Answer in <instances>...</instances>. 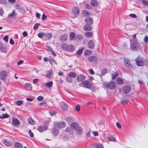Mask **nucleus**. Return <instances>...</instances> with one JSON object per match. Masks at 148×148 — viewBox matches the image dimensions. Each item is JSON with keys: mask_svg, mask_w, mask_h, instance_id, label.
Returning a JSON list of instances; mask_svg holds the SVG:
<instances>
[{"mask_svg": "<svg viewBox=\"0 0 148 148\" xmlns=\"http://www.w3.org/2000/svg\"><path fill=\"white\" fill-rule=\"evenodd\" d=\"M118 75V73L116 72L114 74H112V79H115L117 76Z\"/></svg>", "mask_w": 148, "mask_h": 148, "instance_id": "c03bdc74", "label": "nucleus"}, {"mask_svg": "<svg viewBox=\"0 0 148 148\" xmlns=\"http://www.w3.org/2000/svg\"><path fill=\"white\" fill-rule=\"evenodd\" d=\"M83 15L84 16H86L90 15V12L84 10L82 12Z\"/></svg>", "mask_w": 148, "mask_h": 148, "instance_id": "c85d7f7f", "label": "nucleus"}, {"mask_svg": "<svg viewBox=\"0 0 148 148\" xmlns=\"http://www.w3.org/2000/svg\"><path fill=\"white\" fill-rule=\"evenodd\" d=\"M66 81L69 82H71L73 80L70 77L68 76L66 77Z\"/></svg>", "mask_w": 148, "mask_h": 148, "instance_id": "37998d69", "label": "nucleus"}, {"mask_svg": "<svg viewBox=\"0 0 148 148\" xmlns=\"http://www.w3.org/2000/svg\"><path fill=\"white\" fill-rule=\"evenodd\" d=\"M3 143L5 145L7 146H10L12 145V143L9 141H8L5 139H3L2 140Z\"/></svg>", "mask_w": 148, "mask_h": 148, "instance_id": "5701e85b", "label": "nucleus"}, {"mask_svg": "<svg viewBox=\"0 0 148 148\" xmlns=\"http://www.w3.org/2000/svg\"><path fill=\"white\" fill-rule=\"evenodd\" d=\"M144 42L145 43L148 42V36H146L144 38Z\"/></svg>", "mask_w": 148, "mask_h": 148, "instance_id": "e2e57ef3", "label": "nucleus"}, {"mask_svg": "<svg viewBox=\"0 0 148 148\" xmlns=\"http://www.w3.org/2000/svg\"><path fill=\"white\" fill-rule=\"evenodd\" d=\"M45 35V34L44 33H40L38 34V36L39 38H41Z\"/></svg>", "mask_w": 148, "mask_h": 148, "instance_id": "6e6d98bb", "label": "nucleus"}, {"mask_svg": "<svg viewBox=\"0 0 148 148\" xmlns=\"http://www.w3.org/2000/svg\"><path fill=\"white\" fill-rule=\"evenodd\" d=\"M29 134L30 136L31 137H33L34 136V135L33 133L32 132V131L30 130H29Z\"/></svg>", "mask_w": 148, "mask_h": 148, "instance_id": "680f3d73", "label": "nucleus"}, {"mask_svg": "<svg viewBox=\"0 0 148 148\" xmlns=\"http://www.w3.org/2000/svg\"><path fill=\"white\" fill-rule=\"evenodd\" d=\"M72 129L75 130L79 126L78 123L76 122H74L71 123L70 125Z\"/></svg>", "mask_w": 148, "mask_h": 148, "instance_id": "dca6fc26", "label": "nucleus"}, {"mask_svg": "<svg viewBox=\"0 0 148 148\" xmlns=\"http://www.w3.org/2000/svg\"><path fill=\"white\" fill-rule=\"evenodd\" d=\"M47 39H49L52 37V35L51 33H48L45 35Z\"/></svg>", "mask_w": 148, "mask_h": 148, "instance_id": "de8ad7c7", "label": "nucleus"}, {"mask_svg": "<svg viewBox=\"0 0 148 148\" xmlns=\"http://www.w3.org/2000/svg\"><path fill=\"white\" fill-rule=\"evenodd\" d=\"M83 38L81 35H78L76 36L75 37V40L77 41H79L82 40Z\"/></svg>", "mask_w": 148, "mask_h": 148, "instance_id": "c756f323", "label": "nucleus"}, {"mask_svg": "<svg viewBox=\"0 0 148 148\" xmlns=\"http://www.w3.org/2000/svg\"><path fill=\"white\" fill-rule=\"evenodd\" d=\"M84 29L85 31H90L92 29L91 27L90 26L87 25H85L84 26Z\"/></svg>", "mask_w": 148, "mask_h": 148, "instance_id": "a878e982", "label": "nucleus"}, {"mask_svg": "<svg viewBox=\"0 0 148 148\" xmlns=\"http://www.w3.org/2000/svg\"><path fill=\"white\" fill-rule=\"evenodd\" d=\"M1 49V51L3 53H6L7 51V48L6 47H3Z\"/></svg>", "mask_w": 148, "mask_h": 148, "instance_id": "3c124183", "label": "nucleus"}, {"mask_svg": "<svg viewBox=\"0 0 148 148\" xmlns=\"http://www.w3.org/2000/svg\"><path fill=\"white\" fill-rule=\"evenodd\" d=\"M107 139L109 141H113L114 142H115L116 141L115 139L112 135L109 134L107 136Z\"/></svg>", "mask_w": 148, "mask_h": 148, "instance_id": "aec40b11", "label": "nucleus"}, {"mask_svg": "<svg viewBox=\"0 0 148 148\" xmlns=\"http://www.w3.org/2000/svg\"><path fill=\"white\" fill-rule=\"evenodd\" d=\"M47 18V16H46L43 13L42 14V19L43 21H45L46 20Z\"/></svg>", "mask_w": 148, "mask_h": 148, "instance_id": "052dcab7", "label": "nucleus"}, {"mask_svg": "<svg viewBox=\"0 0 148 148\" xmlns=\"http://www.w3.org/2000/svg\"><path fill=\"white\" fill-rule=\"evenodd\" d=\"M47 104L46 102H43L39 104V106H40L45 107Z\"/></svg>", "mask_w": 148, "mask_h": 148, "instance_id": "8fccbe9b", "label": "nucleus"}, {"mask_svg": "<svg viewBox=\"0 0 148 148\" xmlns=\"http://www.w3.org/2000/svg\"><path fill=\"white\" fill-rule=\"evenodd\" d=\"M44 99L43 97L42 96H39L37 98V100L39 101H41Z\"/></svg>", "mask_w": 148, "mask_h": 148, "instance_id": "bf43d9fd", "label": "nucleus"}, {"mask_svg": "<svg viewBox=\"0 0 148 148\" xmlns=\"http://www.w3.org/2000/svg\"><path fill=\"white\" fill-rule=\"evenodd\" d=\"M131 90V88L130 86L127 85L125 86L123 88V92L125 94H127Z\"/></svg>", "mask_w": 148, "mask_h": 148, "instance_id": "6e6552de", "label": "nucleus"}, {"mask_svg": "<svg viewBox=\"0 0 148 148\" xmlns=\"http://www.w3.org/2000/svg\"><path fill=\"white\" fill-rule=\"evenodd\" d=\"M54 125L59 129H62L65 127L66 123L65 122L61 121L59 122H55Z\"/></svg>", "mask_w": 148, "mask_h": 148, "instance_id": "20e7f679", "label": "nucleus"}, {"mask_svg": "<svg viewBox=\"0 0 148 148\" xmlns=\"http://www.w3.org/2000/svg\"><path fill=\"white\" fill-rule=\"evenodd\" d=\"M136 63L137 66H142L144 64L143 61L140 60H136Z\"/></svg>", "mask_w": 148, "mask_h": 148, "instance_id": "6ab92c4d", "label": "nucleus"}, {"mask_svg": "<svg viewBox=\"0 0 148 148\" xmlns=\"http://www.w3.org/2000/svg\"><path fill=\"white\" fill-rule=\"evenodd\" d=\"M89 72L91 75H94L95 74V72L92 69H90L89 70Z\"/></svg>", "mask_w": 148, "mask_h": 148, "instance_id": "338daca9", "label": "nucleus"}, {"mask_svg": "<svg viewBox=\"0 0 148 148\" xmlns=\"http://www.w3.org/2000/svg\"><path fill=\"white\" fill-rule=\"evenodd\" d=\"M16 14L15 13V11L14 10L12 12L9 14L8 17L9 18L13 17H14L15 16H16Z\"/></svg>", "mask_w": 148, "mask_h": 148, "instance_id": "f704fd0d", "label": "nucleus"}, {"mask_svg": "<svg viewBox=\"0 0 148 148\" xmlns=\"http://www.w3.org/2000/svg\"><path fill=\"white\" fill-rule=\"evenodd\" d=\"M47 129V126L46 125L40 126L38 127V130L40 132L46 130Z\"/></svg>", "mask_w": 148, "mask_h": 148, "instance_id": "ddd939ff", "label": "nucleus"}, {"mask_svg": "<svg viewBox=\"0 0 148 148\" xmlns=\"http://www.w3.org/2000/svg\"><path fill=\"white\" fill-rule=\"evenodd\" d=\"M77 134L79 135H82L83 132V130L82 128L80 126H79L75 130Z\"/></svg>", "mask_w": 148, "mask_h": 148, "instance_id": "4468645a", "label": "nucleus"}, {"mask_svg": "<svg viewBox=\"0 0 148 148\" xmlns=\"http://www.w3.org/2000/svg\"><path fill=\"white\" fill-rule=\"evenodd\" d=\"M25 86L27 88H29L30 89H32V86L31 84L29 83H26L25 84Z\"/></svg>", "mask_w": 148, "mask_h": 148, "instance_id": "09e8293b", "label": "nucleus"}, {"mask_svg": "<svg viewBox=\"0 0 148 148\" xmlns=\"http://www.w3.org/2000/svg\"><path fill=\"white\" fill-rule=\"evenodd\" d=\"M88 60L90 63L97 62V58L95 56H91L88 58Z\"/></svg>", "mask_w": 148, "mask_h": 148, "instance_id": "9d476101", "label": "nucleus"}, {"mask_svg": "<svg viewBox=\"0 0 148 148\" xmlns=\"http://www.w3.org/2000/svg\"><path fill=\"white\" fill-rule=\"evenodd\" d=\"M9 116L8 115L7 113H6L5 114H3L2 116H0V118H8L9 117Z\"/></svg>", "mask_w": 148, "mask_h": 148, "instance_id": "58836bf2", "label": "nucleus"}, {"mask_svg": "<svg viewBox=\"0 0 148 148\" xmlns=\"http://www.w3.org/2000/svg\"><path fill=\"white\" fill-rule=\"evenodd\" d=\"M40 24L39 23H36L34 25L33 27V29L34 30L37 29L38 27L40 25Z\"/></svg>", "mask_w": 148, "mask_h": 148, "instance_id": "79ce46f5", "label": "nucleus"}, {"mask_svg": "<svg viewBox=\"0 0 148 148\" xmlns=\"http://www.w3.org/2000/svg\"><path fill=\"white\" fill-rule=\"evenodd\" d=\"M15 146L16 148H22V145L19 143L16 142L15 143Z\"/></svg>", "mask_w": 148, "mask_h": 148, "instance_id": "72a5a7b5", "label": "nucleus"}, {"mask_svg": "<svg viewBox=\"0 0 148 148\" xmlns=\"http://www.w3.org/2000/svg\"><path fill=\"white\" fill-rule=\"evenodd\" d=\"M85 35L88 37H90L92 36V33L91 32H87L86 33Z\"/></svg>", "mask_w": 148, "mask_h": 148, "instance_id": "ea45409f", "label": "nucleus"}, {"mask_svg": "<svg viewBox=\"0 0 148 148\" xmlns=\"http://www.w3.org/2000/svg\"><path fill=\"white\" fill-rule=\"evenodd\" d=\"M12 124L15 127H18L20 124V122L17 119L13 118L12 119Z\"/></svg>", "mask_w": 148, "mask_h": 148, "instance_id": "1a4fd4ad", "label": "nucleus"}, {"mask_svg": "<svg viewBox=\"0 0 148 148\" xmlns=\"http://www.w3.org/2000/svg\"><path fill=\"white\" fill-rule=\"evenodd\" d=\"M129 16L132 18H137V16L134 14H131L129 15Z\"/></svg>", "mask_w": 148, "mask_h": 148, "instance_id": "13d9d810", "label": "nucleus"}, {"mask_svg": "<svg viewBox=\"0 0 148 148\" xmlns=\"http://www.w3.org/2000/svg\"><path fill=\"white\" fill-rule=\"evenodd\" d=\"M90 130H89L86 134L85 135L86 137V138H88V137H90Z\"/></svg>", "mask_w": 148, "mask_h": 148, "instance_id": "4d7b16f0", "label": "nucleus"}, {"mask_svg": "<svg viewBox=\"0 0 148 148\" xmlns=\"http://www.w3.org/2000/svg\"><path fill=\"white\" fill-rule=\"evenodd\" d=\"M75 110L77 112H79L80 110V107L79 105H77L75 107Z\"/></svg>", "mask_w": 148, "mask_h": 148, "instance_id": "864d4df0", "label": "nucleus"}, {"mask_svg": "<svg viewBox=\"0 0 148 148\" xmlns=\"http://www.w3.org/2000/svg\"><path fill=\"white\" fill-rule=\"evenodd\" d=\"M8 75L5 71H3L0 73L1 79L3 81H5L6 78L7 77Z\"/></svg>", "mask_w": 148, "mask_h": 148, "instance_id": "423d86ee", "label": "nucleus"}, {"mask_svg": "<svg viewBox=\"0 0 148 148\" xmlns=\"http://www.w3.org/2000/svg\"><path fill=\"white\" fill-rule=\"evenodd\" d=\"M84 50V49L81 48L79 49L76 52V54L78 55H80L82 53Z\"/></svg>", "mask_w": 148, "mask_h": 148, "instance_id": "4c0bfd02", "label": "nucleus"}, {"mask_svg": "<svg viewBox=\"0 0 148 148\" xmlns=\"http://www.w3.org/2000/svg\"><path fill=\"white\" fill-rule=\"evenodd\" d=\"M23 103V101L21 100H18L16 101V104L17 106H20Z\"/></svg>", "mask_w": 148, "mask_h": 148, "instance_id": "49530a36", "label": "nucleus"}, {"mask_svg": "<svg viewBox=\"0 0 148 148\" xmlns=\"http://www.w3.org/2000/svg\"><path fill=\"white\" fill-rule=\"evenodd\" d=\"M6 3V0H0V3L2 4H4Z\"/></svg>", "mask_w": 148, "mask_h": 148, "instance_id": "774afa93", "label": "nucleus"}, {"mask_svg": "<svg viewBox=\"0 0 148 148\" xmlns=\"http://www.w3.org/2000/svg\"><path fill=\"white\" fill-rule=\"evenodd\" d=\"M125 65L130 70L133 69L132 65L131 64L130 61L128 59H125L124 62Z\"/></svg>", "mask_w": 148, "mask_h": 148, "instance_id": "39448f33", "label": "nucleus"}, {"mask_svg": "<svg viewBox=\"0 0 148 148\" xmlns=\"http://www.w3.org/2000/svg\"><path fill=\"white\" fill-rule=\"evenodd\" d=\"M92 53V51L88 49L85 50L84 53V55L86 56H89L91 55Z\"/></svg>", "mask_w": 148, "mask_h": 148, "instance_id": "bb28decb", "label": "nucleus"}, {"mask_svg": "<svg viewBox=\"0 0 148 148\" xmlns=\"http://www.w3.org/2000/svg\"><path fill=\"white\" fill-rule=\"evenodd\" d=\"M68 76L71 78H75L76 76V74L74 72H72L68 75Z\"/></svg>", "mask_w": 148, "mask_h": 148, "instance_id": "473e14b6", "label": "nucleus"}, {"mask_svg": "<svg viewBox=\"0 0 148 148\" xmlns=\"http://www.w3.org/2000/svg\"><path fill=\"white\" fill-rule=\"evenodd\" d=\"M90 4L93 6L96 7L98 5V3L97 1L95 0H92L90 2Z\"/></svg>", "mask_w": 148, "mask_h": 148, "instance_id": "393cba45", "label": "nucleus"}, {"mask_svg": "<svg viewBox=\"0 0 148 148\" xmlns=\"http://www.w3.org/2000/svg\"><path fill=\"white\" fill-rule=\"evenodd\" d=\"M128 102V101L126 99H122L121 101V103L122 105H125Z\"/></svg>", "mask_w": 148, "mask_h": 148, "instance_id": "e433bc0d", "label": "nucleus"}, {"mask_svg": "<svg viewBox=\"0 0 148 148\" xmlns=\"http://www.w3.org/2000/svg\"><path fill=\"white\" fill-rule=\"evenodd\" d=\"M88 46L90 49H93L95 47V44L93 42L92 40H90L88 42Z\"/></svg>", "mask_w": 148, "mask_h": 148, "instance_id": "f3484780", "label": "nucleus"}, {"mask_svg": "<svg viewBox=\"0 0 148 148\" xmlns=\"http://www.w3.org/2000/svg\"><path fill=\"white\" fill-rule=\"evenodd\" d=\"M85 78L86 77L85 75H80L77 76L76 79L77 81L81 82L84 80Z\"/></svg>", "mask_w": 148, "mask_h": 148, "instance_id": "9b49d317", "label": "nucleus"}, {"mask_svg": "<svg viewBox=\"0 0 148 148\" xmlns=\"http://www.w3.org/2000/svg\"><path fill=\"white\" fill-rule=\"evenodd\" d=\"M53 83L52 81H50L49 82L45 83V85L48 88H50L53 86Z\"/></svg>", "mask_w": 148, "mask_h": 148, "instance_id": "7c9ffc66", "label": "nucleus"}, {"mask_svg": "<svg viewBox=\"0 0 148 148\" xmlns=\"http://www.w3.org/2000/svg\"><path fill=\"white\" fill-rule=\"evenodd\" d=\"M79 9L77 7H75L73 9V12L75 15L78 14L79 13Z\"/></svg>", "mask_w": 148, "mask_h": 148, "instance_id": "a211bd4d", "label": "nucleus"}, {"mask_svg": "<svg viewBox=\"0 0 148 148\" xmlns=\"http://www.w3.org/2000/svg\"><path fill=\"white\" fill-rule=\"evenodd\" d=\"M65 131L70 135H72L73 134V132L72 128L69 127L66 128L65 130Z\"/></svg>", "mask_w": 148, "mask_h": 148, "instance_id": "2eb2a0df", "label": "nucleus"}, {"mask_svg": "<svg viewBox=\"0 0 148 148\" xmlns=\"http://www.w3.org/2000/svg\"><path fill=\"white\" fill-rule=\"evenodd\" d=\"M107 70L106 69H103L101 71V73L102 75H104L107 72Z\"/></svg>", "mask_w": 148, "mask_h": 148, "instance_id": "603ef678", "label": "nucleus"}, {"mask_svg": "<svg viewBox=\"0 0 148 148\" xmlns=\"http://www.w3.org/2000/svg\"><path fill=\"white\" fill-rule=\"evenodd\" d=\"M104 85L107 88L111 89H114L116 87L115 83L113 81H112L108 83H106Z\"/></svg>", "mask_w": 148, "mask_h": 148, "instance_id": "7ed1b4c3", "label": "nucleus"}, {"mask_svg": "<svg viewBox=\"0 0 148 148\" xmlns=\"http://www.w3.org/2000/svg\"><path fill=\"white\" fill-rule=\"evenodd\" d=\"M141 1L143 4L145 5H148V1L145 0H139V1Z\"/></svg>", "mask_w": 148, "mask_h": 148, "instance_id": "c9c22d12", "label": "nucleus"}, {"mask_svg": "<svg viewBox=\"0 0 148 148\" xmlns=\"http://www.w3.org/2000/svg\"><path fill=\"white\" fill-rule=\"evenodd\" d=\"M82 84L84 87L88 88H90L91 86V83L88 80H86L82 82Z\"/></svg>", "mask_w": 148, "mask_h": 148, "instance_id": "0eeeda50", "label": "nucleus"}, {"mask_svg": "<svg viewBox=\"0 0 148 148\" xmlns=\"http://www.w3.org/2000/svg\"><path fill=\"white\" fill-rule=\"evenodd\" d=\"M8 36H5L3 38V40H5L6 42H8Z\"/></svg>", "mask_w": 148, "mask_h": 148, "instance_id": "0e129e2a", "label": "nucleus"}, {"mask_svg": "<svg viewBox=\"0 0 148 148\" xmlns=\"http://www.w3.org/2000/svg\"><path fill=\"white\" fill-rule=\"evenodd\" d=\"M62 47L64 50L69 52H72L75 50L74 46L72 45H67L66 43L63 44Z\"/></svg>", "mask_w": 148, "mask_h": 148, "instance_id": "f257e3e1", "label": "nucleus"}, {"mask_svg": "<svg viewBox=\"0 0 148 148\" xmlns=\"http://www.w3.org/2000/svg\"><path fill=\"white\" fill-rule=\"evenodd\" d=\"M68 39V36L66 34H63L60 37V39L61 41H64Z\"/></svg>", "mask_w": 148, "mask_h": 148, "instance_id": "412c9836", "label": "nucleus"}, {"mask_svg": "<svg viewBox=\"0 0 148 148\" xmlns=\"http://www.w3.org/2000/svg\"><path fill=\"white\" fill-rule=\"evenodd\" d=\"M131 43V48L133 50H136L138 49L140 47V44L136 41L130 40Z\"/></svg>", "mask_w": 148, "mask_h": 148, "instance_id": "f03ea898", "label": "nucleus"}, {"mask_svg": "<svg viewBox=\"0 0 148 148\" xmlns=\"http://www.w3.org/2000/svg\"><path fill=\"white\" fill-rule=\"evenodd\" d=\"M52 132L55 136H57L58 134V132L57 130L55 129L52 131Z\"/></svg>", "mask_w": 148, "mask_h": 148, "instance_id": "a19ab883", "label": "nucleus"}, {"mask_svg": "<svg viewBox=\"0 0 148 148\" xmlns=\"http://www.w3.org/2000/svg\"><path fill=\"white\" fill-rule=\"evenodd\" d=\"M84 7L85 8L89 9H90L92 8L91 7V6L89 4H85V5Z\"/></svg>", "mask_w": 148, "mask_h": 148, "instance_id": "5fc2aeb1", "label": "nucleus"}, {"mask_svg": "<svg viewBox=\"0 0 148 148\" xmlns=\"http://www.w3.org/2000/svg\"><path fill=\"white\" fill-rule=\"evenodd\" d=\"M75 33L73 32H71L70 34V39L71 40H72L74 39H75Z\"/></svg>", "mask_w": 148, "mask_h": 148, "instance_id": "2f4dec72", "label": "nucleus"}, {"mask_svg": "<svg viewBox=\"0 0 148 148\" xmlns=\"http://www.w3.org/2000/svg\"><path fill=\"white\" fill-rule=\"evenodd\" d=\"M86 23L89 25H90L93 24V20L90 17H88L85 20Z\"/></svg>", "mask_w": 148, "mask_h": 148, "instance_id": "f8f14e48", "label": "nucleus"}, {"mask_svg": "<svg viewBox=\"0 0 148 148\" xmlns=\"http://www.w3.org/2000/svg\"><path fill=\"white\" fill-rule=\"evenodd\" d=\"M95 148H103L102 145L100 143H98L96 145Z\"/></svg>", "mask_w": 148, "mask_h": 148, "instance_id": "a18cd8bd", "label": "nucleus"}, {"mask_svg": "<svg viewBox=\"0 0 148 148\" xmlns=\"http://www.w3.org/2000/svg\"><path fill=\"white\" fill-rule=\"evenodd\" d=\"M28 122L29 124L32 125H34L36 124V122L31 117L28 118Z\"/></svg>", "mask_w": 148, "mask_h": 148, "instance_id": "4be33fe9", "label": "nucleus"}, {"mask_svg": "<svg viewBox=\"0 0 148 148\" xmlns=\"http://www.w3.org/2000/svg\"><path fill=\"white\" fill-rule=\"evenodd\" d=\"M4 13V11L3 9V8L0 7V15L1 16Z\"/></svg>", "mask_w": 148, "mask_h": 148, "instance_id": "69168bd1", "label": "nucleus"}, {"mask_svg": "<svg viewBox=\"0 0 148 148\" xmlns=\"http://www.w3.org/2000/svg\"><path fill=\"white\" fill-rule=\"evenodd\" d=\"M46 73L47 74L46 75V76L47 77L49 78H51L53 74L51 70H50V71H47Z\"/></svg>", "mask_w": 148, "mask_h": 148, "instance_id": "b1692460", "label": "nucleus"}, {"mask_svg": "<svg viewBox=\"0 0 148 148\" xmlns=\"http://www.w3.org/2000/svg\"><path fill=\"white\" fill-rule=\"evenodd\" d=\"M116 82L119 85H121L124 83V81L120 77H118L116 80Z\"/></svg>", "mask_w": 148, "mask_h": 148, "instance_id": "cd10ccee", "label": "nucleus"}]
</instances>
